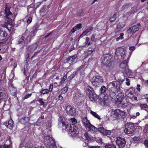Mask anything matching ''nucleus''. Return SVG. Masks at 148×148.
<instances>
[{"instance_id":"nucleus-1","label":"nucleus","mask_w":148,"mask_h":148,"mask_svg":"<svg viewBox=\"0 0 148 148\" xmlns=\"http://www.w3.org/2000/svg\"><path fill=\"white\" fill-rule=\"evenodd\" d=\"M65 118L63 116H60L58 120V128L62 130L68 132V133L72 136H75L78 133L77 127L71 124H67Z\"/></svg>"},{"instance_id":"nucleus-2","label":"nucleus","mask_w":148,"mask_h":148,"mask_svg":"<svg viewBox=\"0 0 148 148\" xmlns=\"http://www.w3.org/2000/svg\"><path fill=\"white\" fill-rule=\"evenodd\" d=\"M85 90L87 96L92 101H96L97 99V95L95 93L93 88L90 86L88 85L85 88Z\"/></svg>"},{"instance_id":"nucleus-3","label":"nucleus","mask_w":148,"mask_h":148,"mask_svg":"<svg viewBox=\"0 0 148 148\" xmlns=\"http://www.w3.org/2000/svg\"><path fill=\"white\" fill-rule=\"evenodd\" d=\"M5 9L4 10V14H5V17L7 19V23L8 24L10 25L12 24V19L10 18L12 16V14L11 12L10 11L11 7L8 5L7 3H6L5 5Z\"/></svg>"},{"instance_id":"nucleus-4","label":"nucleus","mask_w":148,"mask_h":148,"mask_svg":"<svg viewBox=\"0 0 148 148\" xmlns=\"http://www.w3.org/2000/svg\"><path fill=\"white\" fill-rule=\"evenodd\" d=\"M125 112L120 110L118 109L113 110L112 114V117L113 120H120L125 115Z\"/></svg>"},{"instance_id":"nucleus-5","label":"nucleus","mask_w":148,"mask_h":148,"mask_svg":"<svg viewBox=\"0 0 148 148\" xmlns=\"http://www.w3.org/2000/svg\"><path fill=\"white\" fill-rule=\"evenodd\" d=\"M112 58L111 55L110 53L104 54L103 56V58H102V62L106 66L110 67L112 63L111 61Z\"/></svg>"},{"instance_id":"nucleus-6","label":"nucleus","mask_w":148,"mask_h":148,"mask_svg":"<svg viewBox=\"0 0 148 148\" xmlns=\"http://www.w3.org/2000/svg\"><path fill=\"white\" fill-rule=\"evenodd\" d=\"M125 54V52L123 49L121 47H119L116 49L114 58L118 60L124 59L126 56Z\"/></svg>"},{"instance_id":"nucleus-7","label":"nucleus","mask_w":148,"mask_h":148,"mask_svg":"<svg viewBox=\"0 0 148 148\" xmlns=\"http://www.w3.org/2000/svg\"><path fill=\"white\" fill-rule=\"evenodd\" d=\"M103 77L99 75H96L93 77L92 83L95 87L98 86L101 83L103 82Z\"/></svg>"},{"instance_id":"nucleus-8","label":"nucleus","mask_w":148,"mask_h":148,"mask_svg":"<svg viewBox=\"0 0 148 148\" xmlns=\"http://www.w3.org/2000/svg\"><path fill=\"white\" fill-rule=\"evenodd\" d=\"M135 130L134 124L132 123H127L125 126L124 131L125 133L127 134H132Z\"/></svg>"},{"instance_id":"nucleus-9","label":"nucleus","mask_w":148,"mask_h":148,"mask_svg":"<svg viewBox=\"0 0 148 148\" xmlns=\"http://www.w3.org/2000/svg\"><path fill=\"white\" fill-rule=\"evenodd\" d=\"M119 83L115 81H113L109 83L108 85L107 90H118L119 89Z\"/></svg>"},{"instance_id":"nucleus-10","label":"nucleus","mask_w":148,"mask_h":148,"mask_svg":"<svg viewBox=\"0 0 148 148\" xmlns=\"http://www.w3.org/2000/svg\"><path fill=\"white\" fill-rule=\"evenodd\" d=\"M116 143L119 148H124L126 145V141L125 138L118 137L116 140Z\"/></svg>"},{"instance_id":"nucleus-11","label":"nucleus","mask_w":148,"mask_h":148,"mask_svg":"<svg viewBox=\"0 0 148 148\" xmlns=\"http://www.w3.org/2000/svg\"><path fill=\"white\" fill-rule=\"evenodd\" d=\"M140 27V24L138 23L137 25L133 26L127 30V32L130 34H134L138 32Z\"/></svg>"},{"instance_id":"nucleus-12","label":"nucleus","mask_w":148,"mask_h":148,"mask_svg":"<svg viewBox=\"0 0 148 148\" xmlns=\"http://www.w3.org/2000/svg\"><path fill=\"white\" fill-rule=\"evenodd\" d=\"M66 113L69 115L75 116L76 112L74 108L71 105H68L65 108Z\"/></svg>"},{"instance_id":"nucleus-13","label":"nucleus","mask_w":148,"mask_h":148,"mask_svg":"<svg viewBox=\"0 0 148 148\" xmlns=\"http://www.w3.org/2000/svg\"><path fill=\"white\" fill-rule=\"evenodd\" d=\"M84 126L89 131H92L93 132H96L97 130V128L92 125L90 123Z\"/></svg>"},{"instance_id":"nucleus-14","label":"nucleus","mask_w":148,"mask_h":148,"mask_svg":"<svg viewBox=\"0 0 148 148\" xmlns=\"http://www.w3.org/2000/svg\"><path fill=\"white\" fill-rule=\"evenodd\" d=\"M98 130L101 134L106 135H110L111 133V130H107L103 127H99Z\"/></svg>"},{"instance_id":"nucleus-15","label":"nucleus","mask_w":148,"mask_h":148,"mask_svg":"<svg viewBox=\"0 0 148 148\" xmlns=\"http://www.w3.org/2000/svg\"><path fill=\"white\" fill-rule=\"evenodd\" d=\"M14 122L13 120L10 119L8 121H6L3 124L5 125L8 128L10 129H12L13 127Z\"/></svg>"},{"instance_id":"nucleus-16","label":"nucleus","mask_w":148,"mask_h":148,"mask_svg":"<svg viewBox=\"0 0 148 148\" xmlns=\"http://www.w3.org/2000/svg\"><path fill=\"white\" fill-rule=\"evenodd\" d=\"M9 90L10 94L11 95L13 96L16 95L17 89L15 87L13 86L12 84L9 88Z\"/></svg>"},{"instance_id":"nucleus-17","label":"nucleus","mask_w":148,"mask_h":148,"mask_svg":"<svg viewBox=\"0 0 148 148\" xmlns=\"http://www.w3.org/2000/svg\"><path fill=\"white\" fill-rule=\"evenodd\" d=\"M38 44L37 42L29 45L28 48V50L31 53L33 52L37 48Z\"/></svg>"},{"instance_id":"nucleus-18","label":"nucleus","mask_w":148,"mask_h":148,"mask_svg":"<svg viewBox=\"0 0 148 148\" xmlns=\"http://www.w3.org/2000/svg\"><path fill=\"white\" fill-rule=\"evenodd\" d=\"M8 35V33L5 30L0 29V41L5 39Z\"/></svg>"},{"instance_id":"nucleus-19","label":"nucleus","mask_w":148,"mask_h":148,"mask_svg":"<svg viewBox=\"0 0 148 148\" xmlns=\"http://www.w3.org/2000/svg\"><path fill=\"white\" fill-rule=\"evenodd\" d=\"M83 96V95L80 93H77L75 95V99L76 100L77 103H80L82 101Z\"/></svg>"},{"instance_id":"nucleus-20","label":"nucleus","mask_w":148,"mask_h":148,"mask_svg":"<svg viewBox=\"0 0 148 148\" xmlns=\"http://www.w3.org/2000/svg\"><path fill=\"white\" fill-rule=\"evenodd\" d=\"M37 101L39 103V105L42 106L43 108H46L47 105V102H45V100L43 99L42 98H39Z\"/></svg>"},{"instance_id":"nucleus-21","label":"nucleus","mask_w":148,"mask_h":148,"mask_svg":"<svg viewBox=\"0 0 148 148\" xmlns=\"http://www.w3.org/2000/svg\"><path fill=\"white\" fill-rule=\"evenodd\" d=\"M92 27H90L88 28L87 29L84 31L82 34H81L80 37H81L83 35L88 36L90 35L91 33V32L93 29Z\"/></svg>"},{"instance_id":"nucleus-22","label":"nucleus","mask_w":148,"mask_h":148,"mask_svg":"<svg viewBox=\"0 0 148 148\" xmlns=\"http://www.w3.org/2000/svg\"><path fill=\"white\" fill-rule=\"evenodd\" d=\"M30 120V118L29 117L27 116H23L22 118H20L19 121L20 122L22 123H26L28 122Z\"/></svg>"},{"instance_id":"nucleus-23","label":"nucleus","mask_w":148,"mask_h":148,"mask_svg":"<svg viewBox=\"0 0 148 148\" xmlns=\"http://www.w3.org/2000/svg\"><path fill=\"white\" fill-rule=\"evenodd\" d=\"M128 60H125L121 63L120 65V67L122 69H125L128 67Z\"/></svg>"},{"instance_id":"nucleus-24","label":"nucleus","mask_w":148,"mask_h":148,"mask_svg":"<svg viewBox=\"0 0 148 148\" xmlns=\"http://www.w3.org/2000/svg\"><path fill=\"white\" fill-rule=\"evenodd\" d=\"M44 142L45 144L46 145L49 144V143L53 139L52 138L50 137L49 136H45L44 138Z\"/></svg>"},{"instance_id":"nucleus-25","label":"nucleus","mask_w":148,"mask_h":148,"mask_svg":"<svg viewBox=\"0 0 148 148\" xmlns=\"http://www.w3.org/2000/svg\"><path fill=\"white\" fill-rule=\"evenodd\" d=\"M117 90H108L109 92L110 97L112 99H116L117 98V95L116 94V92Z\"/></svg>"},{"instance_id":"nucleus-26","label":"nucleus","mask_w":148,"mask_h":148,"mask_svg":"<svg viewBox=\"0 0 148 148\" xmlns=\"http://www.w3.org/2000/svg\"><path fill=\"white\" fill-rule=\"evenodd\" d=\"M136 89L133 87H131L128 90V92L129 93L128 94V97H130V96L133 95L134 94H136L135 92Z\"/></svg>"},{"instance_id":"nucleus-27","label":"nucleus","mask_w":148,"mask_h":148,"mask_svg":"<svg viewBox=\"0 0 148 148\" xmlns=\"http://www.w3.org/2000/svg\"><path fill=\"white\" fill-rule=\"evenodd\" d=\"M123 73L124 75V73H125L127 75H129V76H130L132 75V71L128 67L125 69L123 71Z\"/></svg>"},{"instance_id":"nucleus-28","label":"nucleus","mask_w":148,"mask_h":148,"mask_svg":"<svg viewBox=\"0 0 148 148\" xmlns=\"http://www.w3.org/2000/svg\"><path fill=\"white\" fill-rule=\"evenodd\" d=\"M49 143V144L47 145L49 147L51 148H56V145L53 139Z\"/></svg>"},{"instance_id":"nucleus-29","label":"nucleus","mask_w":148,"mask_h":148,"mask_svg":"<svg viewBox=\"0 0 148 148\" xmlns=\"http://www.w3.org/2000/svg\"><path fill=\"white\" fill-rule=\"evenodd\" d=\"M77 57V54H75L73 56H70L67 59L68 60L71 61V62H74L76 58Z\"/></svg>"},{"instance_id":"nucleus-30","label":"nucleus","mask_w":148,"mask_h":148,"mask_svg":"<svg viewBox=\"0 0 148 148\" xmlns=\"http://www.w3.org/2000/svg\"><path fill=\"white\" fill-rule=\"evenodd\" d=\"M12 42L10 40L7 39L5 41L1 42V46H5L6 45H9L10 44H11Z\"/></svg>"},{"instance_id":"nucleus-31","label":"nucleus","mask_w":148,"mask_h":148,"mask_svg":"<svg viewBox=\"0 0 148 148\" xmlns=\"http://www.w3.org/2000/svg\"><path fill=\"white\" fill-rule=\"evenodd\" d=\"M140 106L141 109L145 110L148 112V105L146 104H141Z\"/></svg>"},{"instance_id":"nucleus-32","label":"nucleus","mask_w":148,"mask_h":148,"mask_svg":"<svg viewBox=\"0 0 148 148\" xmlns=\"http://www.w3.org/2000/svg\"><path fill=\"white\" fill-rule=\"evenodd\" d=\"M67 73L65 74V75H64L61 78V81L59 83L60 85L61 84H62L67 79Z\"/></svg>"},{"instance_id":"nucleus-33","label":"nucleus","mask_w":148,"mask_h":148,"mask_svg":"<svg viewBox=\"0 0 148 148\" xmlns=\"http://www.w3.org/2000/svg\"><path fill=\"white\" fill-rule=\"evenodd\" d=\"M49 91L48 89H44L42 88L40 92L42 95L47 94L49 93Z\"/></svg>"},{"instance_id":"nucleus-34","label":"nucleus","mask_w":148,"mask_h":148,"mask_svg":"<svg viewBox=\"0 0 148 148\" xmlns=\"http://www.w3.org/2000/svg\"><path fill=\"white\" fill-rule=\"evenodd\" d=\"M125 22H119L117 26V27L118 29H121L125 26Z\"/></svg>"},{"instance_id":"nucleus-35","label":"nucleus","mask_w":148,"mask_h":148,"mask_svg":"<svg viewBox=\"0 0 148 148\" xmlns=\"http://www.w3.org/2000/svg\"><path fill=\"white\" fill-rule=\"evenodd\" d=\"M24 37L23 36H19L18 40V44H21L24 41Z\"/></svg>"},{"instance_id":"nucleus-36","label":"nucleus","mask_w":148,"mask_h":148,"mask_svg":"<svg viewBox=\"0 0 148 148\" xmlns=\"http://www.w3.org/2000/svg\"><path fill=\"white\" fill-rule=\"evenodd\" d=\"M90 113L91 114H92L93 116L98 119H99V120H100L101 119V118H100L98 114H97L96 112L91 110L90 111Z\"/></svg>"},{"instance_id":"nucleus-37","label":"nucleus","mask_w":148,"mask_h":148,"mask_svg":"<svg viewBox=\"0 0 148 148\" xmlns=\"http://www.w3.org/2000/svg\"><path fill=\"white\" fill-rule=\"evenodd\" d=\"M46 5H44L40 9V14H43L46 12V10H45L46 9Z\"/></svg>"},{"instance_id":"nucleus-38","label":"nucleus","mask_w":148,"mask_h":148,"mask_svg":"<svg viewBox=\"0 0 148 148\" xmlns=\"http://www.w3.org/2000/svg\"><path fill=\"white\" fill-rule=\"evenodd\" d=\"M82 123L85 126L87 124L89 123L90 122L89 121L87 117H85L83 119Z\"/></svg>"},{"instance_id":"nucleus-39","label":"nucleus","mask_w":148,"mask_h":148,"mask_svg":"<svg viewBox=\"0 0 148 148\" xmlns=\"http://www.w3.org/2000/svg\"><path fill=\"white\" fill-rule=\"evenodd\" d=\"M85 45L89 46L90 45L91 42L90 41V39L88 37H86L85 38Z\"/></svg>"},{"instance_id":"nucleus-40","label":"nucleus","mask_w":148,"mask_h":148,"mask_svg":"<svg viewBox=\"0 0 148 148\" xmlns=\"http://www.w3.org/2000/svg\"><path fill=\"white\" fill-rule=\"evenodd\" d=\"M77 71H75L69 77L68 79L69 80H72L75 77V75L77 74Z\"/></svg>"},{"instance_id":"nucleus-41","label":"nucleus","mask_w":148,"mask_h":148,"mask_svg":"<svg viewBox=\"0 0 148 148\" xmlns=\"http://www.w3.org/2000/svg\"><path fill=\"white\" fill-rule=\"evenodd\" d=\"M107 88L104 86H102L100 89V92L101 94L104 93L106 91Z\"/></svg>"},{"instance_id":"nucleus-42","label":"nucleus","mask_w":148,"mask_h":148,"mask_svg":"<svg viewBox=\"0 0 148 148\" xmlns=\"http://www.w3.org/2000/svg\"><path fill=\"white\" fill-rule=\"evenodd\" d=\"M105 148H116L115 145L111 144L110 145H106L105 146Z\"/></svg>"},{"instance_id":"nucleus-43","label":"nucleus","mask_w":148,"mask_h":148,"mask_svg":"<svg viewBox=\"0 0 148 148\" xmlns=\"http://www.w3.org/2000/svg\"><path fill=\"white\" fill-rule=\"evenodd\" d=\"M116 14L115 13L112 16L110 17L109 19L110 21L113 22L114 21L116 18Z\"/></svg>"},{"instance_id":"nucleus-44","label":"nucleus","mask_w":148,"mask_h":148,"mask_svg":"<svg viewBox=\"0 0 148 148\" xmlns=\"http://www.w3.org/2000/svg\"><path fill=\"white\" fill-rule=\"evenodd\" d=\"M124 34L121 33L120 34V36L116 38V40L118 41L120 39H123V38Z\"/></svg>"},{"instance_id":"nucleus-45","label":"nucleus","mask_w":148,"mask_h":148,"mask_svg":"<svg viewBox=\"0 0 148 148\" xmlns=\"http://www.w3.org/2000/svg\"><path fill=\"white\" fill-rule=\"evenodd\" d=\"M32 95V93H31L29 94H27L25 95L24 97H23L22 100H24L31 97Z\"/></svg>"},{"instance_id":"nucleus-46","label":"nucleus","mask_w":148,"mask_h":148,"mask_svg":"<svg viewBox=\"0 0 148 148\" xmlns=\"http://www.w3.org/2000/svg\"><path fill=\"white\" fill-rule=\"evenodd\" d=\"M124 80L123 79H121L120 78H119L117 80V81H115L116 82H117L118 83H119V89L120 88H121V84L124 81Z\"/></svg>"},{"instance_id":"nucleus-47","label":"nucleus","mask_w":148,"mask_h":148,"mask_svg":"<svg viewBox=\"0 0 148 148\" xmlns=\"http://www.w3.org/2000/svg\"><path fill=\"white\" fill-rule=\"evenodd\" d=\"M53 83L51 84L49 86L48 90L49 92H51L53 91Z\"/></svg>"},{"instance_id":"nucleus-48","label":"nucleus","mask_w":148,"mask_h":148,"mask_svg":"<svg viewBox=\"0 0 148 148\" xmlns=\"http://www.w3.org/2000/svg\"><path fill=\"white\" fill-rule=\"evenodd\" d=\"M118 98L119 99H122L123 98L124 96V93L123 92H121L120 93H119L117 95Z\"/></svg>"},{"instance_id":"nucleus-49","label":"nucleus","mask_w":148,"mask_h":148,"mask_svg":"<svg viewBox=\"0 0 148 148\" xmlns=\"http://www.w3.org/2000/svg\"><path fill=\"white\" fill-rule=\"evenodd\" d=\"M68 86H65L62 88V92L64 93H65L68 90Z\"/></svg>"},{"instance_id":"nucleus-50","label":"nucleus","mask_w":148,"mask_h":148,"mask_svg":"<svg viewBox=\"0 0 148 148\" xmlns=\"http://www.w3.org/2000/svg\"><path fill=\"white\" fill-rule=\"evenodd\" d=\"M32 18L31 17H29L27 21V25H28L30 24L32 21Z\"/></svg>"},{"instance_id":"nucleus-51","label":"nucleus","mask_w":148,"mask_h":148,"mask_svg":"<svg viewBox=\"0 0 148 148\" xmlns=\"http://www.w3.org/2000/svg\"><path fill=\"white\" fill-rule=\"evenodd\" d=\"M76 29H80L82 27V25L81 23H79L75 27Z\"/></svg>"},{"instance_id":"nucleus-52","label":"nucleus","mask_w":148,"mask_h":148,"mask_svg":"<svg viewBox=\"0 0 148 148\" xmlns=\"http://www.w3.org/2000/svg\"><path fill=\"white\" fill-rule=\"evenodd\" d=\"M96 36V34H92L90 38V40L91 41L93 42L95 41L96 38L95 37V36Z\"/></svg>"},{"instance_id":"nucleus-53","label":"nucleus","mask_w":148,"mask_h":148,"mask_svg":"<svg viewBox=\"0 0 148 148\" xmlns=\"http://www.w3.org/2000/svg\"><path fill=\"white\" fill-rule=\"evenodd\" d=\"M77 30V29H76V28L74 27H73L71 30L69 34H71L75 32Z\"/></svg>"},{"instance_id":"nucleus-54","label":"nucleus","mask_w":148,"mask_h":148,"mask_svg":"<svg viewBox=\"0 0 148 148\" xmlns=\"http://www.w3.org/2000/svg\"><path fill=\"white\" fill-rule=\"evenodd\" d=\"M130 99H134V100L136 101L137 100V97L135 96V94L130 96Z\"/></svg>"},{"instance_id":"nucleus-55","label":"nucleus","mask_w":148,"mask_h":148,"mask_svg":"<svg viewBox=\"0 0 148 148\" xmlns=\"http://www.w3.org/2000/svg\"><path fill=\"white\" fill-rule=\"evenodd\" d=\"M84 136L86 140H89L90 138V137L89 136L88 134L86 132L84 134Z\"/></svg>"},{"instance_id":"nucleus-56","label":"nucleus","mask_w":148,"mask_h":148,"mask_svg":"<svg viewBox=\"0 0 148 148\" xmlns=\"http://www.w3.org/2000/svg\"><path fill=\"white\" fill-rule=\"evenodd\" d=\"M40 52V51H38L37 52H35L34 53V55L32 57L31 59L32 60V59L37 55L38 53Z\"/></svg>"},{"instance_id":"nucleus-57","label":"nucleus","mask_w":148,"mask_h":148,"mask_svg":"<svg viewBox=\"0 0 148 148\" xmlns=\"http://www.w3.org/2000/svg\"><path fill=\"white\" fill-rule=\"evenodd\" d=\"M57 99H58L59 100L62 101L63 99V97L61 95H60Z\"/></svg>"},{"instance_id":"nucleus-58","label":"nucleus","mask_w":148,"mask_h":148,"mask_svg":"<svg viewBox=\"0 0 148 148\" xmlns=\"http://www.w3.org/2000/svg\"><path fill=\"white\" fill-rule=\"evenodd\" d=\"M95 140L98 143H101L102 142L101 138L99 137L98 138H97L96 139H95Z\"/></svg>"},{"instance_id":"nucleus-59","label":"nucleus","mask_w":148,"mask_h":148,"mask_svg":"<svg viewBox=\"0 0 148 148\" xmlns=\"http://www.w3.org/2000/svg\"><path fill=\"white\" fill-rule=\"evenodd\" d=\"M144 145L147 148H148V140H146L145 141Z\"/></svg>"},{"instance_id":"nucleus-60","label":"nucleus","mask_w":148,"mask_h":148,"mask_svg":"<svg viewBox=\"0 0 148 148\" xmlns=\"http://www.w3.org/2000/svg\"><path fill=\"white\" fill-rule=\"evenodd\" d=\"M135 49V46H131L129 47V50L132 51H134Z\"/></svg>"},{"instance_id":"nucleus-61","label":"nucleus","mask_w":148,"mask_h":148,"mask_svg":"<svg viewBox=\"0 0 148 148\" xmlns=\"http://www.w3.org/2000/svg\"><path fill=\"white\" fill-rule=\"evenodd\" d=\"M72 123L73 124H75L77 123V121L76 119L75 118H73L72 119Z\"/></svg>"},{"instance_id":"nucleus-62","label":"nucleus","mask_w":148,"mask_h":148,"mask_svg":"<svg viewBox=\"0 0 148 148\" xmlns=\"http://www.w3.org/2000/svg\"><path fill=\"white\" fill-rule=\"evenodd\" d=\"M94 51V49L93 50H88L87 51V53L88 54L90 55Z\"/></svg>"},{"instance_id":"nucleus-63","label":"nucleus","mask_w":148,"mask_h":148,"mask_svg":"<svg viewBox=\"0 0 148 148\" xmlns=\"http://www.w3.org/2000/svg\"><path fill=\"white\" fill-rule=\"evenodd\" d=\"M12 147V146L10 145H10H4L3 146V148H10V147Z\"/></svg>"},{"instance_id":"nucleus-64","label":"nucleus","mask_w":148,"mask_h":148,"mask_svg":"<svg viewBox=\"0 0 148 148\" xmlns=\"http://www.w3.org/2000/svg\"><path fill=\"white\" fill-rule=\"evenodd\" d=\"M137 88H136L139 91H140V84H137Z\"/></svg>"}]
</instances>
